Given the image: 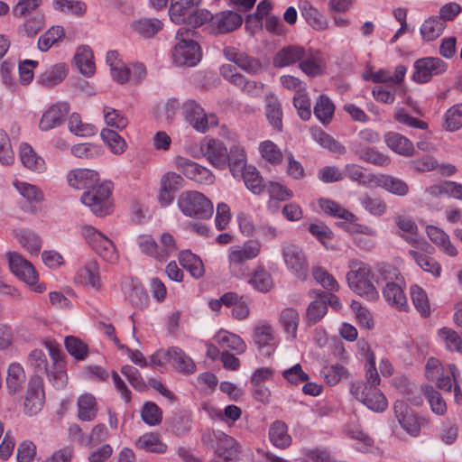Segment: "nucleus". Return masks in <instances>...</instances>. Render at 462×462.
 <instances>
[{"label":"nucleus","mask_w":462,"mask_h":462,"mask_svg":"<svg viewBox=\"0 0 462 462\" xmlns=\"http://www.w3.org/2000/svg\"><path fill=\"white\" fill-rule=\"evenodd\" d=\"M134 32L145 38L155 35L162 28V23L156 18H142L132 24Z\"/></svg>","instance_id":"50"},{"label":"nucleus","mask_w":462,"mask_h":462,"mask_svg":"<svg viewBox=\"0 0 462 462\" xmlns=\"http://www.w3.org/2000/svg\"><path fill=\"white\" fill-rule=\"evenodd\" d=\"M446 28V23L442 21L441 18L430 17L424 21V23L420 26V34L422 38L427 41H433L439 37L444 29Z\"/></svg>","instance_id":"49"},{"label":"nucleus","mask_w":462,"mask_h":462,"mask_svg":"<svg viewBox=\"0 0 462 462\" xmlns=\"http://www.w3.org/2000/svg\"><path fill=\"white\" fill-rule=\"evenodd\" d=\"M409 254L423 271L431 273L435 277L440 275L441 266L434 258L414 250L409 251Z\"/></svg>","instance_id":"54"},{"label":"nucleus","mask_w":462,"mask_h":462,"mask_svg":"<svg viewBox=\"0 0 462 462\" xmlns=\"http://www.w3.org/2000/svg\"><path fill=\"white\" fill-rule=\"evenodd\" d=\"M240 176L243 177L245 187L255 195L262 194L266 188L262 176L254 167H246L240 172Z\"/></svg>","instance_id":"47"},{"label":"nucleus","mask_w":462,"mask_h":462,"mask_svg":"<svg viewBox=\"0 0 462 462\" xmlns=\"http://www.w3.org/2000/svg\"><path fill=\"white\" fill-rule=\"evenodd\" d=\"M269 439L278 448H288L291 443V437L288 433L287 425L282 420L272 423L269 428Z\"/></svg>","instance_id":"33"},{"label":"nucleus","mask_w":462,"mask_h":462,"mask_svg":"<svg viewBox=\"0 0 462 462\" xmlns=\"http://www.w3.org/2000/svg\"><path fill=\"white\" fill-rule=\"evenodd\" d=\"M319 206L324 211V213L334 217L344 219L349 223H353L356 220L355 214L348 211L334 200L320 199L319 200Z\"/></svg>","instance_id":"41"},{"label":"nucleus","mask_w":462,"mask_h":462,"mask_svg":"<svg viewBox=\"0 0 462 462\" xmlns=\"http://www.w3.org/2000/svg\"><path fill=\"white\" fill-rule=\"evenodd\" d=\"M199 4L200 0H171L169 9L171 20L178 24L188 23Z\"/></svg>","instance_id":"20"},{"label":"nucleus","mask_w":462,"mask_h":462,"mask_svg":"<svg viewBox=\"0 0 462 462\" xmlns=\"http://www.w3.org/2000/svg\"><path fill=\"white\" fill-rule=\"evenodd\" d=\"M20 160L23 166L32 171L42 172L45 170L44 160L28 143L21 144Z\"/></svg>","instance_id":"34"},{"label":"nucleus","mask_w":462,"mask_h":462,"mask_svg":"<svg viewBox=\"0 0 462 462\" xmlns=\"http://www.w3.org/2000/svg\"><path fill=\"white\" fill-rule=\"evenodd\" d=\"M69 106L67 102H60L51 106L42 115L39 128L42 131H50L58 127L63 122L64 116L69 113Z\"/></svg>","instance_id":"18"},{"label":"nucleus","mask_w":462,"mask_h":462,"mask_svg":"<svg viewBox=\"0 0 462 462\" xmlns=\"http://www.w3.org/2000/svg\"><path fill=\"white\" fill-rule=\"evenodd\" d=\"M195 31L181 27L177 31L176 40L171 52L173 62L178 66L193 67L202 57L199 43L193 40Z\"/></svg>","instance_id":"2"},{"label":"nucleus","mask_w":462,"mask_h":462,"mask_svg":"<svg viewBox=\"0 0 462 462\" xmlns=\"http://www.w3.org/2000/svg\"><path fill=\"white\" fill-rule=\"evenodd\" d=\"M374 186L400 197L406 196L410 190L409 185L403 180L384 174L376 175Z\"/></svg>","instance_id":"25"},{"label":"nucleus","mask_w":462,"mask_h":462,"mask_svg":"<svg viewBox=\"0 0 462 462\" xmlns=\"http://www.w3.org/2000/svg\"><path fill=\"white\" fill-rule=\"evenodd\" d=\"M28 363L36 374H44L49 380V374L52 370V363H48L46 356L42 350H32L28 356Z\"/></svg>","instance_id":"53"},{"label":"nucleus","mask_w":462,"mask_h":462,"mask_svg":"<svg viewBox=\"0 0 462 462\" xmlns=\"http://www.w3.org/2000/svg\"><path fill=\"white\" fill-rule=\"evenodd\" d=\"M25 381V373L22 365L11 364L7 370L6 384L9 393L14 394L22 389Z\"/></svg>","instance_id":"48"},{"label":"nucleus","mask_w":462,"mask_h":462,"mask_svg":"<svg viewBox=\"0 0 462 462\" xmlns=\"http://www.w3.org/2000/svg\"><path fill=\"white\" fill-rule=\"evenodd\" d=\"M300 70L310 77H318L325 74L327 61L324 54L311 48L305 49L304 58L299 63Z\"/></svg>","instance_id":"17"},{"label":"nucleus","mask_w":462,"mask_h":462,"mask_svg":"<svg viewBox=\"0 0 462 462\" xmlns=\"http://www.w3.org/2000/svg\"><path fill=\"white\" fill-rule=\"evenodd\" d=\"M411 301L415 309L422 317H428L430 313L427 293L418 285H412L410 289Z\"/></svg>","instance_id":"55"},{"label":"nucleus","mask_w":462,"mask_h":462,"mask_svg":"<svg viewBox=\"0 0 462 462\" xmlns=\"http://www.w3.org/2000/svg\"><path fill=\"white\" fill-rule=\"evenodd\" d=\"M64 37L61 26H52L38 40V48L41 51H49L54 44Z\"/></svg>","instance_id":"59"},{"label":"nucleus","mask_w":462,"mask_h":462,"mask_svg":"<svg viewBox=\"0 0 462 462\" xmlns=\"http://www.w3.org/2000/svg\"><path fill=\"white\" fill-rule=\"evenodd\" d=\"M261 252V245L256 241H249L242 245L230 247L227 255L230 274L238 279L248 276L247 261L256 258Z\"/></svg>","instance_id":"3"},{"label":"nucleus","mask_w":462,"mask_h":462,"mask_svg":"<svg viewBox=\"0 0 462 462\" xmlns=\"http://www.w3.org/2000/svg\"><path fill=\"white\" fill-rule=\"evenodd\" d=\"M335 106L328 96L321 95L317 99L313 113L317 119L323 125H328L333 118Z\"/></svg>","instance_id":"44"},{"label":"nucleus","mask_w":462,"mask_h":462,"mask_svg":"<svg viewBox=\"0 0 462 462\" xmlns=\"http://www.w3.org/2000/svg\"><path fill=\"white\" fill-rule=\"evenodd\" d=\"M265 115L268 122L274 130H282V105L273 93H269L265 97Z\"/></svg>","instance_id":"29"},{"label":"nucleus","mask_w":462,"mask_h":462,"mask_svg":"<svg viewBox=\"0 0 462 462\" xmlns=\"http://www.w3.org/2000/svg\"><path fill=\"white\" fill-rule=\"evenodd\" d=\"M175 164L184 176L197 183L209 185L214 181L215 177L208 168L189 159L179 156L175 159Z\"/></svg>","instance_id":"16"},{"label":"nucleus","mask_w":462,"mask_h":462,"mask_svg":"<svg viewBox=\"0 0 462 462\" xmlns=\"http://www.w3.org/2000/svg\"><path fill=\"white\" fill-rule=\"evenodd\" d=\"M171 363L175 369L185 374H193L196 370L193 360L177 346L171 347Z\"/></svg>","instance_id":"45"},{"label":"nucleus","mask_w":462,"mask_h":462,"mask_svg":"<svg viewBox=\"0 0 462 462\" xmlns=\"http://www.w3.org/2000/svg\"><path fill=\"white\" fill-rule=\"evenodd\" d=\"M98 406L96 398L88 393L80 394L77 400V417L82 421H92L97 418Z\"/></svg>","instance_id":"24"},{"label":"nucleus","mask_w":462,"mask_h":462,"mask_svg":"<svg viewBox=\"0 0 462 462\" xmlns=\"http://www.w3.org/2000/svg\"><path fill=\"white\" fill-rule=\"evenodd\" d=\"M384 141L392 151L400 155L409 157L413 154L414 147L412 143L399 133L390 132L386 134Z\"/></svg>","instance_id":"27"},{"label":"nucleus","mask_w":462,"mask_h":462,"mask_svg":"<svg viewBox=\"0 0 462 462\" xmlns=\"http://www.w3.org/2000/svg\"><path fill=\"white\" fill-rule=\"evenodd\" d=\"M75 282L95 290L101 289L99 267L96 262H90L79 268L74 278Z\"/></svg>","instance_id":"22"},{"label":"nucleus","mask_w":462,"mask_h":462,"mask_svg":"<svg viewBox=\"0 0 462 462\" xmlns=\"http://www.w3.org/2000/svg\"><path fill=\"white\" fill-rule=\"evenodd\" d=\"M179 262L195 279L201 278L205 273V268L200 258L189 251L180 253Z\"/></svg>","instance_id":"40"},{"label":"nucleus","mask_w":462,"mask_h":462,"mask_svg":"<svg viewBox=\"0 0 462 462\" xmlns=\"http://www.w3.org/2000/svg\"><path fill=\"white\" fill-rule=\"evenodd\" d=\"M394 222L398 228L403 232L401 236L412 246L418 247L419 239L415 236L418 233V226L414 220L403 215H396L394 217Z\"/></svg>","instance_id":"38"},{"label":"nucleus","mask_w":462,"mask_h":462,"mask_svg":"<svg viewBox=\"0 0 462 462\" xmlns=\"http://www.w3.org/2000/svg\"><path fill=\"white\" fill-rule=\"evenodd\" d=\"M393 412L402 429L411 437L419 436L421 429L427 425V420L415 413L404 401L397 400L394 402Z\"/></svg>","instance_id":"10"},{"label":"nucleus","mask_w":462,"mask_h":462,"mask_svg":"<svg viewBox=\"0 0 462 462\" xmlns=\"http://www.w3.org/2000/svg\"><path fill=\"white\" fill-rule=\"evenodd\" d=\"M134 444L135 448L148 453L164 454L168 448L161 436L155 432L143 433L135 439Z\"/></svg>","instance_id":"21"},{"label":"nucleus","mask_w":462,"mask_h":462,"mask_svg":"<svg viewBox=\"0 0 462 462\" xmlns=\"http://www.w3.org/2000/svg\"><path fill=\"white\" fill-rule=\"evenodd\" d=\"M383 295L386 301L394 308L400 310H408L406 296L397 282H388L383 289Z\"/></svg>","instance_id":"28"},{"label":"nucleus","mask_w":462,"mask_h":462,"mask_svg":"<svg viewBox=\"0 0 462 462\" xmlns=\"http://www.w3.org/2000/svg\"><path fill=\"white\" fill-rule=\"evenodd\" d=\"M74 63L80 73L87 77L92 76L95 72L93 52L88 46H80L77 49L74 55Z\"/></svg>","instance_id":"37"},{"label":"nucleus","mask_w":462,"mask_h":462,"mask_svg":"<svg viewBox=\"0 0 462 462\" xmlns=\"http://www.w3.org/2000/svg\"><path fill=\"white\" fill-rule=\"evenodd\" d=\"M201 440L205 446L214 450L215 454L225 461L238 459L239 447L236 439L220 430H207Z\"/></svg>","instance_id":"5"},{"label":"nucleus","mask_w":462,"mask_h":462,"mask_svg":"<svg viewBox=\"0 0 462 462\" xmlns=\"http://www.w3.org/2000/svg\"><path fill=\"white\" fill-rule=\"evenodd\" d=\"M350 393L358 402L374 412H383L387 408L386 397L377 387L365 386L361 381H356L351 383Z\"/></svg>","instance_id":"8"},{"label":"nucleus","mask_w":462,"mask_h":462,"mask_svg":"<svg viewBox=\"0 0 462 462\" xmlns=\"http://www.w3.org/2000/svg\"><path fill=\"white\" fill-rule=\"evenodd\" d=\"M81 234L93 250L105 261L110 263L117 262L119 255L116 245L106 236L92 226H83Z\"/></svg>","instance_id":"7"},{"label":"nucleus","mask_w":462,"mask_h":462,"mask_svg":"<svg viewBox=\"0 0 462 462\" xmlns=\"http://www.w3.org/2000/svg\"><path fill=\"white\" fill-rule=\"evenodd\" d=\"M439 336L444 341L448 350L462 355V339L455 330L442 328L439 330Z\"/></svg>","instance_id":"63"},{"label":"nucleus","mask_w":462,"mask_h":462,"mask_svg":"<svg viewBox=\"0 0 462 462\" xmlns=\"http://www.w3.org/2000/svg\"><path fill=\"white\" fill-rule=\"evenodd\" d=\"M203 157L215 168L226 169L229 164V153L226 146L219 139L205 137L200 142Z\"/></svg>","instance_id":"12"},{"label":"nucleus","mask_w":462,"mask_h":462,"mask_svg":"<svg viewBox=\"0 0 462 462\" xmlns=\"http://www.w3.org/2000/svg\"><path fill=\"white\" fill-rule=\"evenodd\" d=\"M254 342L259 349L273 346L274 344L273 328L265 322H259L254 328Z\"/></svg>","instance_id":"57"},{"label":"nucleus","mask_w":462,"mask_h":462,"mask_svg":"<svg viewBox=\"0 0 462 462\" xmlns=\"http://www.w3.org/2000/svg\"><path fill=\"white\" fill-rule=\"evenodd\" d=\"M103 152L102 146L91 143H79L71 147V153L80 159L97 158Z\"/></svg>","instance_id":"61"},{"label":"nucleus","mask_w":462,"mask_h":462,"mask_svg":"<svg viewBox=\"0 0 462 462\" xmlns=\"http://www.w3.org/2000/svg\"><path fill=\"white\" fill-rule=\"evenodd\" d=\"M113 185L109 181L99 183L83 192L81 202L89 208L97 217H105L111 213L113 203L111 199Z\"/></svg>","instance_id":"4"},{"label":"nucleus","mask_w":462,"mask_h":462,"mask_svg":"<svg viewBox=\"0 0 462 462\" xmlns=\"http://www.w3.org/2000/svg\"><path fill=\"white\" fill-rule=\"evenodd\" d=\"M69 130L79 136H91L96 134L97 129L91 124H83L80 116L73 113L69 117Z\"/></svg>","instance_id":"60"},{"label":"nucleus","mask_w":462,"mask_h":462,"mask_svg":"<svg viewBox=\"0 0 462 462\" xmlns=\"http://www.w3.org/2000/svg\"><path fill=\"white\" fill-rule=\"evenodd\" d=\"M262 157L272 164H280L282 162V152L272 141H263L259 145Z\"/></svg>","instance_id":"62"},{"label":"nucleus","mask_w":462,"mask_h":462,"mask_svg":"<svg viewBox=\"0 0 462 462\" xmlns=\"http://www.w3.org/2000/svg\"><path fill=\"white\" fill-rule=\"evenodd\" d=\"M45 393L42 378L36 374L31 377L24 397V412L29 416L37 414L43 407Z\"/></svg>","instance_id":"14"},{"label":"nucleus","mask_w":462,"mask_h":462,"mask_svg":"<svg viewBox=\"0 0 462 462\" xmlns=\"http://www.w3.org/2000/svg\"><path fill=\"white\" fill-rule=\"evenodd\" d=\"M214 340L222 349L226 351L232 350L238 355L243 354L246 349L245 343L239 336L226 330L218 331L215 335Z\"/></svg>","instance_id":"31"},{"label":"nucleus","mask_w":462,"mask_h":462,"mask_svg":"<svg viewBox=\"0 0 462 462\" xmlns=\"http://www.w3.org/2000/svg\"><path fill=\"white\" fill-rule=\"evenodd\" d=\"M360 203L369 214L374 217H381L387 211V205L383 199L367 193L360 198Z\"/></svg>","instance_id":"56"},{"label":"nucleus","mask_w":462,"mask_h":462,"mask_svg":"<svg viewBox=\"0 0 462 462\" xmlns=\"http://www.w3.org/2000/svg\"><path fill=\"white\" fill-rule=\"evenodd\" d=\"M265 189L270 196V199L268 201V208L273 212L276 211L278 208V205L276 204L277 200H288L293 197V192L291 189L278 182L271 181L266 184Z\"/></svg>","instance_id":"42"},{"label":"nucleus","mask_w":462,"mask_h":462,"mask_svg":"<svg viewBox=\"0 0 462 462\" xmlns=\"http://www.w3.org/2000/svg\"><path fill=\"white\" fill-rule=\"evenodd\" d=\"M68 66L65 63H58L46 69L38 78V83L46 88H51L60 84L68 75Z\"/></svg>","instance_id":"32"},{"label":"nucleus","mask_w":462,"mask_h":462,"mask_svg":"<svg viewBox=\"0 0 462 462\" xmlns=\"http://www.w3.org/2000/svg\"><path fill=\"white\" fill-rule=\"evenodd\" d=\"M299 9L306 22L314 29L323 30L327 27V22L323 15L308 1H300Z\"/></svg>","instance_id":"39"},{"label":"nucleus","mask_w":462,"mask_h":462,"mask_svg":"<svg viewBox=\"0 0 462 462\" xmlns=\"http://www.w3.org/2000/svg\"><path fill=\"white\" fill-rule=\"evenodd\" d=\"M254 290L260 292L269 291L273 286V282L271 274L264 269L263 266H258L250 275L247 281Z\"/></svg>","instance_id":"43"},{"label":"nucleus","mask_w":462,"mask_h":462,"mask_svg":"<svg viewBox=\"0 0 462 462\" xmlns=\"http://www.w3.org/2000/svg\"><path fill=\"white\" fill-rule=\"evenodd\" d=\"M349 271L346 275L347 285L351 291L370 301L379 298V292L374 283L371 267L361 261L352 260L348 264Z\"/></svg>","instance_id":"1"},{"label":"nucleus","mask_w":462,"mask_h":462,"mask_svg":"<svg viewBox=\"0 0 462 462\" xmlns=\"http://www.w3.org/2000/svg\"><path fill=\"white\" fill-rule=\"evenodd\" d=\"M229 164L230 171L235 178L240 176V172L246 168V154L245 150L239 145H233L230 148Z\"/></svg>","instance_id":"51"},{"label":"nucleus","mask_w":462,"mask_h":462,"mask_svg":"<svg viewBox=\"0 0 462 462\" xmlns=\"http://www.w3.org/2000/svg\"><path fill=\"white\" fill-rule=\"evenodd\" d=\"M428 237L438 245L447 255L455 257L457 255V248L451 244L449 236L440 228L435 226L426 227Z\"/></svg>","instance_id":"30"},{"label":"nucleus","mask_w":462,"mask_h":462,"mask_svg":"<svg viewBox=\"0 0 462 462\" xmlns=\"http://www.w3.org/2000/svg\"><path fill=\"white\" fill-rule=\"evenodd\" d=\"M177 251V245L173 236L169 233L161 235L157 243L156 260L164 262Z\"/></svg>","instance_id":"58"},{"label":"nucleus","mask_w":462,"mask_h":462,"mask_svg":"<svg viewBox=\"0 0 462 462\" xmlns=\"http://www.w3.org/2000/svg\"><path fill=\"white\" fill-rule=\"evenodd\" d=\"M310 132L314 140L319 145L328 149L330 152L337 155H343L346 153V147L334 137L325 133L322 129L319 127H311Z\"/></svg>","instance_id":"35"},{"label":"nucleus","mask_w":462,"mask_h":462,"mask_svg":"<svg viewBox=\"0 0 462 462\" xmlns=\"http://www.w3.org/2000/svg\"><path fill=\"white\" fill-rule=\"evenodd\" d=\"M448 65L439 58L427 57L414 63L415 71L412 79L418 83H427L432 77L444 73Z\"/></svg>","instance_id":"15"},{"label":"nucleus","mask_w":462,"mask_h":462,"mask_svg":"<svg viewBox=\"0 0 462 462\" xmlns=\"http://www.w3.org/2000/svg\"><path fill=\"white\" fill-rule=\"evenodd\" d=\"M11 272L20 280L29 285L32 291L42 292L45 286L38 284V274L31 262L15 252L6 254Z\"/></svg>","instance_id":"9"},{"label":"nucleus","mask_w":462,"mask_h":462,"mask_svg":"<svg viewBox=\"0 0 462 462\" xmlns=\"http://www.w3.org/2000/svg\"><path fill=\"white\" fill-rule=\"evenodd\" d=\"M282 257L288 270L299 280L304 281L309 274V263L303 250L297 245L282 246Z\"/></svg>","instance_id":"11"},{"label":"nucleus","mask_w":462,"mask_h":462,"mask_svg":"<svg viewBox=\"0 0 462 462\" xmlns=\"http://www.w3.org/2000/svg\"><path fill=\"white\" fill-rule=\"evenodd\" d=\"M344 177L349 178L352 181L357 182L365 187H374L376 175L365 174L362 167L355 163L346 164L343 170Z\"/></svg>","instance_id":"46"},{"label":"nucleus","mask_w":462,"mask_h":462,"mask_svg":"<svg viewBox=\"0 0 462 462\" xmlns=\"http://www.w3.org/2000/svg\"><path fill=\"white\" fill-rule=\"evenodd\" d=\"M319 375L327 384L335 386L341 381L350 378L351 374L342 364L335 363L325 365L321 368Z\"/></svg>","instance_id":"26"},{"label":"nucleus","mask_w":462,"mask_h":462,"mask_svg":"<svg viewBox=\"0 0 462 462\" xmlns=\"http://www.w3.org/2000/svg\"><path fill=\"white\" fill-rule=\"evenodd\" d=\"M445 128L454 132L462 127V103L456 104L447 110L444 116Z\"/></svg>","instance_id":"64"},{"label":"nucleus","mask_w":462,"mask_h":462,"mask_svg":"<svg viewBox=\"0 0 462 462\" xmlns=\"http://www.w3.org/2000/svg\"><path fill=\"white\" fill-rule=\"evenodd\" d=\"M242 16L232 11L217 14L214 18V25L221 33L236 30L242 24Z\"/></svg>","instance_id":"36"},{"label":"nucleus","mask_w":462,"mask_h":462,"mask_svg":"<svg viewBox=\"0 0 462 462\" xmlns=\"http://www.w3.org/2000/svg\"><path fill=\"white\" fill-rule=\"evenodd\" d=\"M180 210L188 217L209 218L214 211L212 202L199 191L182 192L178 199Z\"/></svg>","instance_id":"6"},{"label":"nucleus","mask_w":462,"mask_h":462,"mask_svg":"<svg viewBox=\"0 0 462 462\" xmlns=\"http://www.w3.org/2000/svg\"><path fill=\"white\" fill-rule=\"evenodd\" d=\"M299 321L300 317L296 310L286 308L281 312L280 322L285 333L292 339L296 337Z\"/></svg>","instance_id":"52"},{"label":"nucleus","mask_w":462,"mask_h":462,"mask_svg":"<svg viewBox=\"0 0 462 462\" xmlns=\"http://www.w3.org/2000/svg\"><path fill=\"white\" fill-rule=\"evenodd\" d=\"M305 48L289 45L282 48L273 58V65L278 68L287 67L300 62L304 58Z\"/></svg>","instance_id":"23"},{"label":"nucleus","mask_w":462,"mask_h":462,"mask_svg":"<svg viewBox=\"0 0 462 462\" xmlns=\"http://www.w3.org/2000/svg\"><path fill=\"white\" fill-rule=\"evenodd\" d=\"M68 183L77 189H90L98 185L99 175L97 171L90 169H76L69 172Z\"/></svg>","instance_id":"19"},{"label":"nucleus","mask_w":462,"mask_h":462,"mask_svg":"<svg viewBox=\"0 0 462 462\" xmlns=\"http://www.w3.org/2000/svg\"><path fill=\"white\" fill-rule=\"evenodd\" d=\"M49 351L52 363V370L49 374V382L58 390L65 388L68 383V374L65 362L61 358L60 346L54 341H46L44 343Z\"/></svg>","instance_id":"13"}]
</instances>
